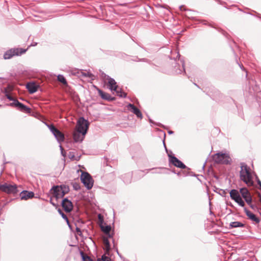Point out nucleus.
Segmentation results:
<instances>
[{"mask_svg":"<svg viewBox=\"0 0 261 261\" xmlns=\"http://www.w3.org/2000/svg\"><path fill=\"white\" fill-rule=\"evenodd\" d=\"M240 177L241 180L248 186H252L253 185V181L250 167L244 163L240 164Z\"/></svg>","mask_w":261,"mask_h":261,"instance_id":"obj_1","label":"nucleus"},{"mask_svg":"<svg viewBox=\"0 0 261 261\" xmlns=\"http://www.w3.org/2000/svg\"><path fill=\"white\" fill-rule=\"evenodd\" d=\"M213 161L217 164H230L231 160L228 153L218 152L212 156Z\"/></svg>","mask_w":261,"mask_h":261,"instance_id":"obj_2","label":"nucleus"},{"mask_svg":"<svg viewBox=\"0 0 261 261\" xmlns=\"http://www.w3.org/2000/svg\"><path fill=\"white\" fill-rule=\"evenodd\" d=\"M89 123L88 120L85 119L83 117H80L77 120L76 130L78 132L86 135L88 129Z\"/></svg>","mask_w":261,"mask_h":261,"instance_id":"obj_3","label":"nucleus"},{"mask_svg":"<svg viewBox=\"0 0 261 261\" xmlns=\"http://www.w3.org/2000/svg\"><path fill=\"white\" fill-rule=\"evenodd\" d=\"M45 124L54 135L59 143H61L64 141L65 137L64 134L58 129L53 124H48L45 123Z\"/></svg>","mask_w":261,"mask_h":261,"instance_id":"obj_4","label":"nucleus"},{"mask_svg":"<svg viewBox=\"0 0 261 261\" xmlns=\"http://www.w3.org/2000/svg\"><path fill=\"white\" fill-rule=\"evenodd\" d=\"M81 180L87 189H91L93 186V180L89 173L83 172L81 175Z\"/></svg>","mask_w":261,"mask_h":261,"instance_id":"obj_5","label":"nucleus"},{"mask_svg":"<svg viewBox=\"0 0 261 261\" xmlns=\"http://www.w3.org/2000/svg\"><path fill=\"white\" fill-rule=\"evenodd\" d=\"M0 190L8 194L17 193V186L16 184L11 185L8 183L0 184Z\"/></svg>","mask_w":261,"mask_h":261,"instance_id":"obj_6","label":"nucleus"},{"mask_svg":"<svg viewBox=\"0 0 261 261\" xmlns=\"http://www.w3.org/2000/svg\"><path fill=\"white\" fill-rule=\"evenodd\" d=\"M51 190L53 191L54 197H55L57 200L62 198L68 192V190H66L65 187H63L62 186L60 187L58 186H54Z\"/></svg>","mask_w":261,"mask_h":261,"instance_id":"obj_7","label":"nucleus"},{"mask_svg":"<svg viewBox=\"0 0 261 261\" xmlns=\"http://www.w3.org/2000/svg\"><path fill=\"white\" fill-rule=\"evenodd\" d=\"M27 49L13 48L7 51L4 55L5 59H9L14 56H19L25 53Z\"/></svg>","mask_w":261,"mask_h":261,"instance_id":"obj_8","label":"nucleus"},{"mask_svg":"<svg viewBox=\"0 0 261 261\" xmlns=\"http://www.w3.org/2000/svg\"><path fill=\"white\" fill-rule=\"evenodd\" d=\"M240 193L247 203L251 207L253 208V206L251 204L252 197L248 189L245 188H241Z\"/></svg>","mask_w":261,"mask_h":261,"instance_id":"obj_9","label":"nucleus"},{"mask_svg":"<svg viewBox=\"0 0 261 261\" xmlns=\"http://www.w3.org/2000/svg\"><path fill=\"white\" fill-rule=\"evenodd\" d=\"M10 106L12 107H15L17 108L19 111L27 113H30L31 111L30 108L20 102L18 100H15L14 102H13L10 104Z\"/></svg>","mask_w":261,"mask_h":261,"instance_id":"obj_10","label":"nucleus"},{"mask_svg":"<svg viewBox=\"0 0 261 261\" xmlns=\"http://www.w3.org/2000/svg\"><path fill=\"white\" fill-rule=\"evenodd\" d=\"M10 106L12 107H15L17 108L19 111L27 113H30L31 111L30 108L20 102L18 100H15L14 102H13L10 104Z\"/></svg>","mask_w":261,"mask_h":261,"instance_id":"obj_11","label":"nucleus"},{"mask_svg":"<svg viewBox=\"0 0 261 261\" xmlns=\"http://www.w3.org/2000/svg\"><path fill=\"white\" fill-rule=\"evenodd\" d=\"M168 156L169 158V161L170 163L172 164L174 166L181 169L186 168V165L180 160H179L176 157L170 154H168Z\"/></svg>","mask_w":261,"mask_h":261,"instance_id":"obj_12","label":"nucleus"},{"mask_svg":"<svg viewBox=\"0 0 261 261\" xmlns=\"http://www.w3.org/2000/svg\"><path fill=\"white\" fill-rule=\"evenodd\" d=\"M62 206L66 212H70L73 209V204L71 201L67 198H64L62 201Z\"/></svg>","mask_w":261,"mask_h":261,"instance_id":"obj_13","label":"nucleus"},{"mask_svg":"<svg viewBox=\"0 0 261 261\" xmlns=\"http://www.w3.org/2000/svg\"><path fill=\"white\" fill-rule=\"evenodd\" d=\"M108 86L109 87V89L111 91H115L116 93H119L118 90H117V83L115 82V80L113 78H111L108 76Z\"/></svg>","mask_w":261,"mask_h":261,"instance_id":"obj_14","label":"nucleus"},{"mask_svg":"<svg viewBox=\"0 0 261 261\" xmlns=\"http://www.w3.org/2000/svg\"><path fill=\"white\" fill-rule=\"evenodd\" d=\"M34 196V192L32 191H23L20 193V197L21 200H27L32 198Z\"/></svg>","mask_w":261,"mask_h":261,"instance_id":"obj_15","label":"nucleus"},{"mask_svg":"<svg viewBox=\"0 0 261 261\" xmlns=\"http://www.w3.org/2000/svg\"><path fill=\"white\" fill-rule=\"evenodd\" d=\"M127 108L129 110H130L132 112L135 114L137 117L139 118H142V114L140 111L134 105L129 103L127 105Z\"/></svg>","mask_w":261,"mask_h":261,"instance_id":"obj_16","label":"nucleus"},{"mask_svg":"<svg viewBox=\"0 0 261 261\" xmlns=\"http://www.w3.org/2000/svg\"><path fill=\"white\" fill-rule=\"evenodd\" d=\"M244 210L246 215L248 216L249 219L255 222L256 223H258L259 222L260 220L259 218H257L254 214L247 210L246 207H244Z\"/></svg>","mask_w":261,"mask_h":261,"instance_id":"obj_17","label":"nucleus"},{"mask_svg":"<svg viewBox=\"0 0 261 261\" xmlns=\"http://www.w3.org/2000/svg\"><path fill=\"white\" fill-rule=\"evenodd\" d=\"M85 135L75 129L73 133V138L75 142H81L83 140Z\"/></svg>","mask_w":261,"mask_h":261,"instance_id":"obj_18","label":"nucleus"},{"mask_svg":"<svg viewBox=\"0 0 261 261\" xmlns=\"http://www.w3.org/2000/svg\"><path fill=\"white\" fill-rule=\"evenodd\" d=\"M26 88L30 93H34L37 91L38 86L34 83H28Z\"/></svg>","mask_w":261,"mask_h":261,"instance_id":"obj_19","label":"nucleus"},{"mask_svg":"<svg viewBox=\"0 0 261 261\" xmlns=\"http://www.w3.org/2000/svg\"><path fill=\"white\" fill-rule=\"evenodd\" d=\"M229 193L230 198L234 201L237 200L239 197H241L240 193H239L238 191L235 189L231 190Z\"/></svg>","mask_w":261,"mask_h":261,"instance_id":"obj_20","label":"nucleus"},{"mask_svg":"<svg viewBox=\"0 0 261 261\" xmlns=\"http://www.w3.org/2000/svg\"><path fill=\"white\" fill-rule=\"evenodd\" d=\"M98 92L99 95L101 96V97L102 99H106V100H113V98H112L110 94L105 93V92H103L101 90H100V89L98 90Z\"/></svg>","mask_w":261,"mask_h":261,"instance_id":"obj_21","label":"nucleus"},{"mask_svg":"<svg viewBox=\"0 0 261 261\" xmlns=\"http://www.w3.org/2000/svg\"><path fill=\"white\" fill-rule=\"evenodd\" d=\"M245 224L239 221L232 222L229 224L230 228L244 227Z\"/></svg>","mask_w":261,"mask_h":261,"instance_id":"obj_22","label":"nucleus"},{"mask_svg":"<svg viewBox=\"0 0 261 261\" xmlns=\"http://www.w3.org/2000/svg\"><path fill=\"white\" fill-rule=\"evenodd\" d=\"M103 243L104 244V249L108 252L110 250V244L107 238H103Z\"/></svg>","mask_w":261,"mask_h":261,"instance_id":"obj_23","label":"nucleus"},{"mask_svg":"<svg viewBox=\"0 0 261 261\" xmlns=\"http://www.w3.org/2000/svg\"><path fill=\"white\" fill-rule=\"evenodd\" d=\"M102 230L106 234L108 235L109 238L111 237V234H110V230L111 229V227L110 225H107L106 226H101V227Z\"/></svg>","mask_w":261,"mask_h":261,"instance_id":"obj_24","label":"nucleus"},{"mask_svg":"<svg viewBox=\"0 0 261 261\" xmlns=\"http://www.w3.org/2000/svg\"><path fill=\"white\" fill-rule=\"evenodd\" d=\"M58 80L62 83L63 85H66L67 84V81L63 75L59 74L57 77Z\"/></svg>","mask_w":261,"mask_h":261,"instance_id":"obj_25","label":"nucleus"},{"mask_svg":"<svg viewBox=\"0 0 261 261\" xmlns=\"http://www.w3.org/2000/svg\"><path fill=\"white\" fill-rule=\"evenodd\" d=\"M58 211L59 213L61 215L62 217L64 220H66L67 224L69 225V220H68V219L67 216L63 212V211L59 209Z\"/></svg>","mask_w":261,"mask_h":261,"instance_id":"obj_26","label":"nucleus"},{"mask_svg":"<svg viewBox=\"0 0 261 261\" xmlns=\"http://www.w3.org/2000/svg\"><path fill=\"white\" fill-rule=\"evenodd\" d=\"M240 206L242 207L245 206V202L242 199L241 197H239L237 200H234Z\"/></svg>","mask_w":261,"mask_h":261,"instance_id":"obj_27","label":"nucleus"},{"mask_svg":"<svg viewBox=\"0 0 261 261\" xmlns=\"http://www.w3.org/2000/svg\"><path fill=\"white\" fill-rule=\"evenodd\" d=\"M117 90H118L119 93H117L118 96L121 97H125L126 96V94L124 92H122L121 89H119L117 88Z\"/></svg>","mask_w":261,"mask_h":261,"instance_id":"obj_28","label":"nucleus"},{"mask_svg":"<svg viewBox=\"0 0 261 261\" xmlns=\"http://www.w3.org/2000/svg\"><path fill=\"white\" fill-rule=\"evenodd\" d=\"M111 259L106 255H103L101 259H98V261H110Z\"/></svg>","mask_w":261,"mask_h":261,"instance_id":"obj_29","label":"nucleus"},{"mask_svg":"<svg viewBox=\"0 0 261 261\" xmlns=\"http://www.w3.org/2000/svg\"><path fill=\"white\" fill-rule=\"evenodd\" d=\"M175 72L177 74H181L182 72H185L184 63H182L181 68L179 69L178 70H176Z\"/></svg>","mask_w":261,"mask_h":261,"instance_id":"obj_30","label":"nucleus"},{"mask_svg":"<svg viewBox=\"0 0 261 261\" xmlns=\"http://www.w3.org/2000/svg\"><path fill=\"white\" fill-rule=\"evenodd\" d=\"M81 255L84 261H93L89 256H85L83 252H81Z\"/></svg>","mask_w":261,"mask_h":261,"instance_id":"obj_31","label":"nucleus"},{"mask_svg":"<svg viewBox=\"0 0 261 261\" xmlns=\"http://www.w3.org/2000/svg\"><path fill=\"white\" fill-rule=\"evenodd\" d=\"M82 74L83 76H84L85 77H87L92 78L93 76V75L89 72H82Z\"/></svg>","mask_w":261,"mask_h":261,"instance_id":"obj_32","label":"nucleus"},{"mask_svg":"<svg viewBox=\"0 0 261 261\" xmlns=\"http://www.w3.org/2000/svg\"><path fill=\"white\" fill-rule=\"evenodd\" d=\"M6 96L9 100L13 101V102H14V100H16V99H14L12 96H11L10 94H8V93L6 94Z\"/></svg>","mask_w":261,"mask_h":261,"instance_id":"obj_33","label":"nucleus"},{"mask_svg":"<svg viewBox=\"0 0 261 261\" xmlns=\"http://www.w3.org/2000/svg\"><path fill=\"white\" fill-rule=\"evenodd\" d=\"M76 232L77 233V234L79 236H82V231L81 230V229L77 227H76Z\"/></svg>","mask_w":261,"mask_h":261,"instance_id":"obj_34","label":"nucleus"},{"mask_svg":"<svg viewBox=\"0 0 261 261\" xmlns=\"http://www.w3.org/2000/svg\"><path fill=\"white\" fill-rule=\"evenodd\" d=\"M257 184H258V185L260 186V185H261V181L258 179L257 180Z\"/></svg>","mask_w":261,"mask_h":261,"instance_id":"obj_35","label":"nucleus"},{"mask_svg":"<svg viewBox=\"0 0 261 261\" xmlns=\"http://www.w3.org/2000/svg\"><path fill=\"white\" fill-rule=\"evenodd\" d=\"M50 203L53 205H55V203H53L51 201V199L50 200Z\"/></svg>","mask_w":261,"mask_h":261,"instance_id":"obj_36","label":"nucleus"},{"mask_svg":"<svg viewBox=\"0 0 261 261\" xmlns=\"http://www.w3.org/2000/svg\"><path fill=\"white\" fill-rule=\"evenodd\" d=\"M169 134H172L173 132L172 131H169L168 132Z\"/></svg>","mask_w":261,"mask_h":261,"instance_id":"obj_37","label":"nucleus"},{"mask_svg":"<svg viewBox=\"0 0 261 261\" xmlns=\"http://www.w3.org/2000/svg\"><path fill=\"white\" fill-rule=\"evenodd\" d=\"M74 189H75V190H77V189H78L77 187H75V186H74Z\"/></svg>","mask_w":261,"mask_h":261,"instance_id":"obj_38","label":"nucleus"},{"mask_svg":"<svg viewBox=\"0 0 261 261\" xmlns=\"http://www.w3.org/2000/svg\"><path fill=\"white\" fill-rule=\"evenodd\" d=\"M60 147L61 149H62V150L63 149V148L61 145L60 146Z\"/></svg>","mask_w":261,"mask_h":261,"instance_id":"obj_39","label":"nucleus"},{"mask_svg":"<svg viewBox=\"0 0 261 261\" xmlns=\"http://www.w3.org/2000/svg\"><path fill=\"white\" fill-rule=\"evenodd\" d=\"M98 217H99V219H100V218H101V215H98Z\"/></svg>","mask_w":261,"mask_h":261,"instance_id":"obj_40","label":"nucleus"},{"mask_svg":"<svg viewBox=\"0 0 261 261\" xmlns=\"http://www.w3.org/2000/svg\"><path fill=\"white\" fill-rule=\"evenodd\" d=\"M259 187H260V189H261V185H260V186H259Z\"/></svg>","mask_w":261,"mask_h":261,"instance_id":"obj_41","label":"nucleus"},{"mask_svg":"<svg viewBox=\"0 0 261 261\" xmlns=\"http://www.w3.org/2000/svg\"><path fill=\"white\" fill-rule=\"evenodd\" d=\"M0 79H2L1 77H0Z\"/></svg>","mask_w":261,"mask_h":261,"instance_id":"obj_42","label":"nucleus"}]
</instances>
